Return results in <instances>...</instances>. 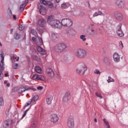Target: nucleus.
<instances>
[{
	"label": "nucleus",
	"mask_w": 128,
	"mask_h": 128,
	"mask_svg": "<svg viewBox=\"0 0 128 128\" xmlns=\"http://www.w3.org/2000/svg\"><path fill=\"white\" fill-rule=\"evenodd\" d=\"M114 16L117 20H119L120 22H122V20H124V15L122 12L116 11L114 12Z\"/></svg>",
	"instance_id": "obj_6"
},
{
	"label": "nucleus",
	"mask_w": 128,
	"mask_h": 128,
	"mask_svg": "<svg viewBox=\"0 0 128 128\" xmlns=\"http://www.w3.org/2000/svg\"><path fill=\"white\" fill-rule=\"evenodd\" d=\"M12 91L14 92V89L12 90Z\"/></svg>",
	"instance_id": "obj_62"
},
{
	"label": "nucleus",
	"mask_w": 128,
	"mask_h": 128,
	"mask_svg": "<svg viewBox=\"0 0 128 128\" xmlns=\"http://www.w3.org/2000/svg\"><path fill=\"white\" fill-rule=\"evenodd\" d=\"M86 70H88V68L86 66H84L82 67H80V68L76 69V72L78 74H80V76H84Z\"/></svg>",
	"instance_id": "obj_8"
},
{
	"label": "nucleus",
	"mask_w": 128,
	"mask_h": 128,
	"mask_svg": "<svg viewBox=\"0 0 128 128\" xmlns=\"http://www.w3.org/2000/svg\"><path fill=\"white\" fill-rule=\"evenodd\" d=\"M46 74L50 78H54V72L50 68H47L46 69Z\"/></svg>",
	"instance_id": "obj_13"
},
{
	"label": "nucleus",
	"mask_w": 128,
	"mask_h": 128,
	"mask_svg": "<svg viewBox=\"0 0 128 128\" xmlns=\"http://www.w3.org/2000/svg\"><path fill=\"white\" fill-rule=\"evenodd\" d=\"M50 121L52 122H54V124H56V122H58V114H52L50 117Z\"/></svg>",
	"instance_id": "obj_12"
},
{
	"label": "nucleus",
	"mask_w": 128,
	"mask_h": 128,
	"mask_svg": "<svg viewBox=\"0 0 128 128\" xmlns=\"http://www.w3.org/2000/svg\"><path fill=\"white\" fill-rule=\"evenodd\" d=\"M38 100V95L34 96L33 97L32 99L31 100L29 101V102H30V104H32V102H36Z\"/></svg>",
	"instance_id": "obj_25"
},
{
	"label": "nucleus",
	"mask_w": 128,
	"mask_h": 128,
	"mask_svg": "<svg viewBox=\"0 0 128 128\" xmlns=\"http://www.w3.org/2000/svg\"><path fill=\"white\" fill-rule=\"evenodd\" d=\"M5 76H8V73L6 72L4 74Z\"/></svg>",
	"instance_id": "obj_53"
},
{
	"label": "nucleus",
	"mask_w": 128,
	"mask_h": 128,
	"mask_svg": "<svg viewBox=\"0 0 128 128\" xmlns=\"http://www.w3.org/2000/svg\"><path fill=\"white\" fill-rule=\"evenodd\" d=\"M94 74H100V70H98L96 69L94 71Z\"/></svg>",
	"instance_id": "obj_41"
},
{
	"label": "nucleus",
	"mask_w": 128,
	"mask_h": 128,
	"mask_svg": "<svg viewBox=\"0 0 128 128\" xmlns=\"http://www.w3.org/2000/svg\"><path fill=\"white\" fill-rule=\"evenodd\" d=\"M24 8H26V6H24V4H22L20 6V10H24Z\"/></svg>",
	"instance_id": "obj_39"
},
{
	"label": "nucleus",
	"mask_w": 128,
	"mask_h": 128,
	"mask_svg": "<svg viewBox=\"0 0 128 128\" xmlns=\"http://www.w3.org/2000/svg\"><path fill=\"white\" fill-rule=\"evenodd\" d=\"M88 6H90V3H88Z\"/></svg>",
	"instance_id": "obj_64"
},
{
	"label": "nucleus",
	"mask_w": 128,
	"mask_h": 128,
	"mask_svg": "<svg viewBox=\"0 0 128 128\" xmlns=\"http://www.w3.org/2000/svg\"><path fill=\"white\" fill-rule=\"evenodd\" d=\"M6 86H8V88L10 87V84L8 83V84H6Z\"/></svg>",
	"instance_id": "obj_51"
},
{
	"label": "nucleus",
	"mask_w": 128,
	"mask_h": 128,
	"mask_svg": "<svg viewBox=\"0 0 128 128\" xmlns=\"http://www.w3.org/2000/svg\"><path fill=\"white\" fill-rule=\"evenodd\" d=\"M122 24H120L118 26V30L116 32L118 36L122 37L124 36V32H122Z\"/></svg>",
	"instance_id": "obj_14"
},
{
	"label": "nucleus",
	"mask_w": 128,
	"mask_h": 128,
	"mask_svg": "<svg viewBox=\"0 0 128 128\" xmlns=\"http://www.w3.org/2000/svg\"><path fill=\"white\" fill-rule=\"evenodd\" d=\"M52 40L54 42H56L60 38V36L56 32H52V36H51Z\"/></svg>",
	"instance_id": "obj_11"
},
{
	"label": "nucleus",
	"mask_w": 128,
	"mask_h": 128,
	"mask_svg": "<svg viewBox=\"0 0 128 128\" xmlns=\"http://www.w3.org/2000/svg\"><path fill=\"white\" fill-rule=\"evenodd\" d=\"M106 14L102 13V11L98 10V12H95L94 14H93V18H94L96 16H105Z\"/></svg>",
	"instance_id": "obj_22"
},
{
	"label": "nucleus",
	"mask_w": 128,
	"mask_h": 128,
	"mask_svg": "<svg viewBox=\"0 0 128 128\" xmlns=\"http://www.w3.org/2000/svg\"><path fill=\"white\" fill-rule=\"evenodd\" d=\"M95 95L96 96H97L98 98H103L104 97H102V94H100V93H98V92H96L95 93Z\"/></svg>",
	"instance_id": "obj_32"
},
{
	"label": "nucleus",
	"mask_w": 128,
	"mask_h": 128,
	"mask_svg": "<svg viewBox=\"0 0 128 128\" xmlns=\"http://www.w3.org/2000/svg\"><path fill=\"white\" fill-rule=\"evenodd\" d=\"M37 90H44V87L42 86H39L37 88Z\"/></svg>",
	"instance_id": "obj_47"
},
{
	"label": "nucleus",
	"mask_w": 128,
	"mask_h": 128,
	"mask_svg": "<svg viewBox=\"0 0 128 128\" xmlns=\"http://www.w3.org/2000/svg\"><path fill=\"white\" fill-rule=\"evenodd\" d=\"M12 10H10L9 13L8 14V18H12Z\"/></svg>",
	"instance_id": "obj_42"
},
{
	"label": "nucleus",
	"mask_w": 128,
	"mask_h": 128,
	"mask_svg": "<svg viewBox=\"0 0 128 128\" xmlns=\"http://www.w3.org/2000/svg\"><path fill=\"white\" fill-rule=\"evenodd\" d=\"M47 4L48 8H54V4H52V2L50 1H48Z\"/></svg>",
	"instance_id": "obj_30"
},
{
	"label": "nucleus",
	"mask_w": 128,
	"mask_h": 128,
	"mask_svg": "<svg viewBox=\"0 0 128 128\" xmlns=\"http://www.w3.org/2000/svg\"><path fill=\"white\" fill-rule=\"evenodd\" d=\"M30 104H32V103H30V101H29L28 103H26V104H25L24 107H25V108H26V106H30Z\"/></svg>",
	"instance_id": "obj_49"
},
{
	"label": "nucleus",
	"mask_w": 128,
	"mask_h": 128,
	"mask_svg": "<svg viewBox=\"0 0 128 128\" xmlns=\"http://www.w3.org/2000/svg\"><path fill=\"white\" fill-rule=\"evenodd\" d=\"M60 24V26H68V28H70V26H72V19L66 18L62 20Z\"/></svg>",
	"instance_id": "obj_4"
},
{
	"label": "nucleus",
	"mask_w": 128,
	"mask_h": 128,
	"mask_svg": "<svg viewBox=\"0 0 128 128\" xmlns=\"http://www.w3.org/2000/svg\"><path fill=\"white\" fill-rule=\"evenodd\" d=\"M47 22L48 24L56 28H62V26H60V20H56L54 19V16H48Z\"/></svg>",
	"instance_id": "obj_1"
},
{
	"label": "nucleus",
	"mask_w": 128,
	"mask_h": 128,
	"mask_svg": "<svg viewBox=\"0 0 128 128\" xmlns=\"http://www.w3.org/2000/svg\"><path fill=\"white\" fill-rule=\"evenodd\" d=\"M36 50L40 54H42V56L46 54V51L44 49L42 48L40 46H38Z\"/></svg>",
	"instance_id": "obj_17"
},
{
	"label": "nucleus",
	"mask_w": 128,
	"mask_h": 128,
	"mask_svg": "<svg viewBox=\"0 0 128 128\" xmlns=\"http://www.w3.org/2000/svg\"><path fill=\"white\" fill-rule=\"evenodd\" d=\"M113 58L116 62H118L120 60V56L118 52H115L113 54Z\"/></svg>",
	"instance_id": "obj_19"
},
{
	"label": "nucleus",
	"mask_w": 128,
	"mask_h": 128,
	"mask_svg": "<svg viewBox=\"0 0 128 128\" xmlns=\"http://www.w3.org/2000/svg\"><path fill=\"white\" fill-rule=\"evenodd\" d=\"M80 40H82L83 42H86V35L82 34L80 36Z\"/></svg>",
	"instance_id": "obj_33"
},
{
	"label": "nucleus",
	"mask_w": 128,
	"mask_h": 128,
	"mask_svg": "<svg viewBox=\"0 0 128 128\" xmlns=\"http://www.w3.org/2000/svg\"><path fill=\"white\" fill-rule=\"evenodd\" d=\"M70 100V92H66L64 96L62 98L63 102H68Z\"/></svg>",
	"instance_id": "obj_15"
},
{
	"label": "nucleus",
	"mask_w": 128,
	"mask_h": 128,
	"mask_svg": "<svg viewBox=\"0 0 128 128\" xmlns=\"http://www.w3.org/2000/svg\"><path fill=\"white\" fill-rule=\"evenodd\" d=\"M72 32V30L68 29L66 30V34L68 35L70 34Z\"/></svg>",
	"instance_id": "obj_43"
},
{
	"label": "nucleus",
	"mask_w": 128,
	"mask_h": 128,
	"mask_svg": "<svg viewBox=\"0 0 128 128\" xmlns=\"http://www.w3.org/2000/svg\"><path fill=\"white\" fill-rule=\"evenodd\" d=\"M14 124V120H9L8 126H10H10L11 124Z\"/></svg>",
	"instance_id": "obj_48"
},
{
	"label": "nucleus",
	"mask_w": 128,
	"mask_h": 128,
	"mask_svg": "<svg viewBox=\"0 0 128 128\" xmlns=\"http://www.w3.org/2000/svg\"><path fill=\"white\" fill-rule=\"evenodd\" d=\"M4 84H8V82L6 80L4 81Z\"/></svg>",
	"instance_id": "obj_60"
},
{
	"label": "nucleus",
	"mask_w": 128,
	"mask_h": 128,
	"mask_svg": "<svg viewBox=\"0 0 128 128\" xmlns=\"http://www.w3.org/2000/svg\"><path fill=\"white\" fill-rule=\"evenodd\" d=\"M107 82H114V80L113 78H112V77L110 76H108V78L107 80Z\"/></svg>",
	"instance_id": "obj_35"
},
{
	"label": "nucleus",
	"mask_w": 128,
	"mask_h": 128,
	"mask_svg": "<svg viewBox=\"0 0 128 128\" xmlns=\"http://www.w3.org/2000/svg\"><path fill=\"white\" fill-rule=\"evenodd\" d=\"M119 46L120 48H124V44H122V42L120 41L119 42Z\"/></svg>",
	"instance_id": "obj_44"
},
{
	"label": "nucleus",
	"mask_w": 128,
	"mask_h": 128,
	"mask_svg": "<svg viewBox=\"0 0 128 128\" xmlns=\"http://www.w3.org/2000/svg\"><path fill=\"white\" fill-rule=\"evenodd\" d=\"M0 46H2V44L0 42Z\"/></svg>",
	"instance_id": "obj_61"
},
{
	"label": "nucleus",
	"mask_w": 128,
	"mask_h": 128,
	"mask_svg": "<svg viewBox=\"0 0 128 128\" xmlns=\"http://www.w3.org/2000/svg\"><path fill=\"white\" fill-rule=\"evenodd\" d=\"M46 8L43 6L42 5H40L39 7V12L40 14H46Z\"/></svg>",
	"instance_id": "obj_20"
},
{
	"label": "nucleus",
	"mask_w": 128,
	"mask_h": 128,
	"mask_svg": "<svg viewBox=\"0 0 128 128\" xmlns=\"http://www.w3.org/2000/svg\"><path fill=\"white\" fill-rule=\"evenodd\" d=\"M52 96L48 95L46 96V102L48 104H52V102L53 100Z\"/></svg>",
	"instance_id": "obj_21"
},
{
	"label": "nucleus",
	"mask_w": 128,
	"mask_h": 128,
	"mask_svg": "<svg viewBox=\"0 0 128 128\" xmlns=\"http://www.w3.org/2000/svg\"><path fill=\"white\" fill-rule=\"evenodd\" d=\"M32 40H36V38L34 36L32 37Z\"/></svg>",
	"instance_id": "obj_55"
},
{
	"label": "nucleus",
	"mask_w": 128,
	"mask_h": 128,
	"mask_svg": "<svg viewBox=\"0 0 128 128\" xmlns=\"http://www.w3.org/2000/svg\"><path fill=\"white\" fill-rule=\"evenodd\" d=\"M32 78L34 80H42L45 82L46 76L44 75H38L34 74L32 76Z\"/></svg>",
	"instance_id": "obj_7"
},
{
	"label": "nucleus",
	"mask_w": 128,
	"mask_h": 128,
	"mask_svg": "<svg viewBox=\"0 0 128 128\" xmlns=\"http://www.w3.org/2000/svg\"><path fill=\"white\" fill-rule=\"evenodd\" d=\"M4 98L2 97H0V106H4Z\"/></svg>",
	"instance_id": "obj_31"
},
{
	"label": "nucleus",
	"mask_w": 128,
	"mask_h": 128,
	"mask_svg": "<svg viewBox=\"0 0 128 128\" xmlns=\"http://www.w3.org/2000/svg\"><path fill=\"white\" fill-rule=\"evenodd\" d=\"M66 48V45L64 44H59L54 46L56 52H62Z\"/></svg>",
	"instance_id": "obj_3"
},
{
	"label": "nucleus",
	"mask_w": 128,
	"mask_h": 128,
	"mask_svg": "<svg viewBox=\"0 0 128 128\" xmlns=\"http://www.w3.org/2000/svg\"><path fill=\"white\" fill-rule=\"evenodd\" d=\"M60 0H56V2H60Z\"/></svg>",
	"instance_id": "obj_59"
},
{
	"label": "nucleus",
	"mask_w": 128,
	"mask_h": 128,
	"mask_svg": "<svg viewBox=\"0 0 128 128\" xmlns=\"http://www.w3.org/2000/svg\"><path fill=\"white\" fill-rule=\"evenodd\" d=\"M11 60H16V62H18V60H20V57H18L16 59V57L13 56H11Z\"/></svg>",
	"instance_id": "obj_36"
},
{
	"label": "nucleus",
	"mask_w": 128,
	"mask_h": 128,
	"mask_svg": "<svg viewBox=\"0 0 128 128\" xmlns=\"http://www.w3.org/2000/svg\"><path fill=\"white\" fill-rule=\"evenodd\" d=\"M30 108H28V109H27L24 112V113L22 116V118H24V116H26V114H27L28 112V110H30Z\"/></svg>",
	"instance_id": "obj_34"
},
{
	"label": "nucleus",
	"mask_w": 128,
	"mask_h": 128,
	"mask_svg": "<svg viewBox=\"0 0 128 128\" xmlns=\"http://www.w3.org/2000/svg\"><path fill=\"white\" fill-rule=\"evenodd\" d=\"M8 122H10V120H7L4 122H3L0 128H8Z\"/></svg>",
	"instance_id": "obj_23"
},
{
	"label": "nucleus",
	"mask_w": 128,
	"mask_h": 128,
	"mask_svg": "<svg viewBox=\"0 0 128 128\" xmlns=\"http://www.w3.org/2000/svg\"><path fill=\"white\" fill-rule=\"evenodd\" d=\"M48 1H46V0H40V2L41 4H44V6H48Z\"/></svg>",
	"instance_id": "obj_29"
},
{
	"label": "nucleus",
	"mask_w": 128,
	"mask_h": 128,
	"mask_svg": "<svg viewBox=\"0 0 128 128\" xmlns=\"http://www.w3.org/2000/svg\"><path fill=\"white\" fill-rule=\"evenodd\" d=\"M35 72L38 74H40L42 72V68L39 66H36L35 68Z\"/></svg>",
	"instance_id": "obj_27"
},
{
	"label": "nucleus",
	"mask_w": 128,
	"mask_h": 128,
	"mask_svg": "<svg viewBox=\"0 0 128 128\" xmlns=\"http://www.w3.org/2000/svg\"><path fill=\"white\" fill-rule=\"evenodd\" d=\"M32 90L34 92L36 90V88H32Z\"/></svg>",
	"instance_id": "obj_63"
},
{
	"label": "nucleus",
	"mask_w": 128,
	"mask_h": 128,
	"mask_svg": "<svg viewBox=\"0 0 128 128\" xmlns=\"http://www.w3.org/2000/svg\"><path fill=\"white\" fill-rule=\"evenodd\" d=\"M18 64H14L12 66L13 70H16V68H18Z\"/></svg>",
	"instance_id": "obj_38"
},
{
	"label": "nucleus",
	"mask_w": 128,
	"mask_h": 128,
	"mask_svg": "<svg viewBox=\"0 0 128 128\" xmlns=\"http://www.w3.org/2000/svg\"><path fill=\"white\" fill-rule=\"evenodd\" d=\"M38 24L41 28H44L46 26V22L44 19L40 18L38 20Z\"/></svg>",
	"instance_id": "obj_16"
},
{
	"label": "nucleus",
	"mask_w": 128,
	"mask_h": 128,
	"mask_svg": "<svg viewBox=\"0 0 128 128\" xmlns=\"http://www.w3.org/2000/svg\"><path fill=\"white\" fill-rule=\"evenodd\" d=\"M103 122L106 126V128H110V123L108 120H106V119L104 118L103 119Z\"/></svg>",
	"instance_id": "obj_26"
},
{
	"label": "nucleus",
	"mask_w": 128,
	"mask_h": 128,
	"mask_svg": "<svg viewBox=\"0 0 128 128\" xmlns=\"http://www.w3.org/2000/svg\"><path fill=\"white\" fill-rule=\"evenodd\" d=\"M0 56L2 58V60L0 64V80H2L4 78L2 76V70H4V54L2 53L0 54Z\"/></svg>",
	"instance_id": "obj_5"
},
{
	"label": "nucleus",
	"mask_w": 128,
	"mask_h": 128,
	"mask_svg": "<svg viewBox=\"0 0 128 128\" xmlns=\"http://www.w3.org/2000/svg\"><path fill=\"white\" fill-rule=\"evenodd\" d=\"M14 32V29L13 28H12L10 30V34H12V32Z\"/></svg>",
	"instance_id": "obj_52"
},
{
	"label": "nucleus",
	"mask_w": 128,
	"mask_h": 128,
	"mask_svg": "<svg viewBox=\"0 0 128 128\" xmlns=\"http://www.w3.org/2000/svg\"><path fill=\"white\" fill-rule=\"evenodd\" d=\"M36 122H32L30 128H36Z\"/></svg>",
	"instance_id": "obj_37"
},
{
	"label": "nucleus",
	"mask_w": 128,
	"mask_h": 128,
	"mask_svg": "<svg viewBox=\"0 0 128 128\" xmlns=\"http://www.w3.org/2000/svg\"><path fill=\"white\" fill-rule=\"evenodd\" d=\"M30 90V88L21 86L18 89V94H22V92H24L26 90Z\"/></svg>",
	"instance_id": "obj_18"
},
{
	"label": "nucleus",
	"mask_w": 128,
	"mask_h": 128,
	"mask_svg": "<svg viewBox=\"0 0 128 128\" xmlns=\"http://www.w3.org/2000/svg\"><path fill=\"white\" fill-rule=\"evenodd\" d=\"M74 118L71 116L68 119V126L69 128H74Z\"/></svg>",
	"instance_id": "obj_9"
},
{
	"label": "nucleus",
	"mask_w": 128,
	"mask_h": 128,
	"mask_svg": "<svg viewBox=\"0 0 128 128\" xmlns=\"http://www.w3.org/2000/svg\"><path fill=\"white\" fill-rule=\"evenodd\" d=\"M14 38L15 40H20V34L16 33L14 34Z\"/></svg>",
	"instance_id": "obj_28"
},
{
	"label": "nucleus",
	"mask_w": 128,
	"mask_h": 128,
	"mask_svg": "<svg viewBox=\"0 0 128 128\" xmlns=\"http://www.w3.org/2000/svg\"><path fill=\"white\" fill-rule=\"evenodd\" d=\"M75 56L78 58H86L88 56V52L84 49H78L75 52Z\"/></svg>",
	"instance_id": "obj_2"
},
{
	"label": "nucleus",
	"mask_w": 128,
	"mask_h": 128,
	"mask_svg": "<svg viewBox=\"0 0 128 128\" xmlns=\"http://www.w3.org/2000/svg\"><path fill=\"white\" fill-rule=\"evenodd\" d=\"M94 122H98V119H96V118H94Z\"/></svg>",
	"instance_id": "obj_54"
},
{
	"label": "nucleus",
	"mask_w": 128,
	"mask_h": 128,
	"mask_svg": "<svg viewBox=\"0 0 128 128\" xmlns=\"http://www.w3.org/2000/svg\"><path fill=\"white\" fill-rule=\"evenodd\" d=\"M61 8H66V4H63L61 5Z\"/></svg>",
	"instance_id": "obj_46"
},
{
	"label": "nucleus",
	"mask_w": 128,
	"mask_h": 128,
	"mask_svg": "<svg viewBox=\"0 0 128 128\" xmlns=\"http://www.w3.org/2000/svg\"><path fill=\"white\" fill-rule=\"evenodd\" d=\"M115 4L118 8H122L126 6V4H124V0H116Z\"/></svg>",
	"instance_id": "obj_10"
},
{
	"label": "nucleus",
	"mask_w": 128,
	"mask_h": 128,
	"mask_svg": "<svg viewBox=\"0 0 128 128\" xmlns=\"http://www.w3.org/2000/svg\"><path fill=\"white\" fill-rule=\"evenodd\" d=\"M13 18L14 20H16V15H13Z\"/></svg>",
	"instance_id": "obj_50"
},
{
	"label": "nucleus",
	"mask_w": 128,
	"mask_h": 128,
	"mask_svg": "<svg viewBox=\"0 0 128 128\" xmlns=\"http://www.w3.org/2000/svg\"><path fill=\"white\" fill-rule=\"evenodd\" d=\"M25 2L28 4V0H25Z\"/></svg>",
	"instance_id": "obj_56"
},
{
	"label": "nucleus",
	"mask_w": 128,
	"mask_h": 128,
	"mask_svg": "<svg viewBox=\"0 0 128 128\" xmlns=\"http://www.w3.org/2000/svg\"><path fill=\"white\" fill-rule=\"evenodd\" d=\"M39 40H41L42 42V38H40V39H39Z\"/></svg>",
	"instance_id": "obj_58"
},
{
	"label": "nucleus",
	"mask_w": 128,
	"mask_h": 128,
	"mask_svg": "<svg viewBox=\"0 0 128 128\" xmlns=\"http://www.w3.org/2000/svg\"><path fill=\"white\" fill-rule=\"evenodd\" d=\"M27 58H28V60H30V56H27Z\"/></svg>",
	"instance_id": "obj_57"
},
{
	"label": "nucleus",
	"mask_w": 128,
	"mask_h": 128,
	"mask_svg": "<svg viewBox=\"0 0 128 128\" xmlns=\"http://www.w3.org/2000/svg\"><path fill=\"white\" fill-rule=\"evenodd\" d=\"M32 58L33 60H37L38 62H40V58L36 54H33L32 56Z\"/></svg>",
	"instance_id": "obj_24"
},
{
	"label": "nucleus",
	"mask_w": 128,
	"mask_h": 128,
	"mask_svg": "<svg viewBox=\"0 0 128 128\" xmlns=\"http://www.w3.org/2000/svg\"><path fill=\"white\" fill-rule=\"evenodd\" d=\"M18 30H24V25H20Z\"/></svg>",
	"instance_id": "obj_40"
},
{
	"label": "nucleus",
	"mask_w": 128,
	"mask_h": 128,
	"mask_svg": "<svg viewBox=\"0 0 128 128\" xmlns=\"http://www.w3.org/2000/svg\"><path fill=\"white\" fill-rule=\"evenodd\" d=\"M32 34H33V36H36V34H38L36 31L34 30H32Z\"/></svg>",
	"instance_id": "obj_45"
}]
</instances>
